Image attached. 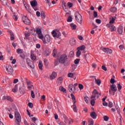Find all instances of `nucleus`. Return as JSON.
I'll return each mask as SVG.
<instances>
[{"mask_svg":"<svg viewBox=\"0 0 125 125\" xmlns=\"http://www.w3.org/2000/svg\"><path fill=\"white\" fill-rule=\"evenodd\" d=\"M59 63L64 64V66H68V56L66 54H62L58 57Z\"/></svg>","mask_w":125,"mask_h":125,"instance_id":"nucleus-1","label":"nucleus"},{"mask_svg":"<svg viewBox=\"0 0 125 125\" xmlns=\"http://www.w3.org/2000/svg\"><path fill=\"white\" fill-rule=\"evenodd\" d=\"M15 118L16 119V125H20L21 123V115L18 111L15 112Z\"/></svg>","mask_w":125,"mask_h":125,"instance_id":"nucleus-2","label":"nucleus"},{"mask_svg":"<svg viewBox=\"0 0 125 125\" xmlns=\"http://www.w3.org/2000/svg\"><path fill=\"white\" fill-rule=\"evenodd\" d=\"M40 40H42L43 42V43L44 44H46L50 43V42H51V38H50V36L48 35H46L42 39H40Z\"/></svg>","mask_w":125,"mask_h":125,"instance_id":"nucleus-3","label":"nucleus"},{"mask_svg":"<svg viewBox=\"0 0 125 125\" xmlns=\"http://www.w3.org/2000/svg\"><path fill=\"white\" fill-rule=\"evenodd\" d=\"M75 17L76 21H77L78 23L80 24H82L83 23V17L80 13L78 12H75Z\"/></svg>","mask_w":125,"mask_h":125,"instance_id":"nucleus-4","label":"nucleus"},{"mask_svg":"<svg viewBox=\"0 0 125 125\" xmlns=\"http://www.w3.org/2000/svg\"><path fill=\"white\" fill-rule=\"evenodd\" d=\"M101 95V93L98 92L96 89H94L92 92V95L91 97V99H95V98H99V96Z\"/></svg>","mask_w":125,"mask_h":125,"instance_id":"nucleus-5","label":"nucleus"},{"mask_svg":"<svg viewBox=\"0 0 125 125\" xmlns=\"http://www.w3.org/2000/svg\"><path fill=\"white\" fill-rule=\"evenodd\" d=\"M4 68L6 69V71L8 74L10 75L12 74L13 73V68L12 66L9 65L8 66H4Z\"/></svg>","mask_w":125,"mask_h":125,"instance_id":"nucleus-6","label":"nucleus"},{"mask_svg":"<svg viewBox=\"0 0 125 125\" xmlns=\"http://www.w3.org/2000/svg\"><path fill=\"white\" fill-rule=\"evenodd\" d=\"M68 90L71 93H74L76 91V86H74L73 84H69L68 85Z\"/></svg>","mask_w":125,"mask_h":125,"instance_id":"nucleus-7","label":"nucleus"},{"mask_svg":"<svg viewBox=\"0 0 125 125\" xmlns=\"http://www.w3.org/2000/svg\"><path fill=\"white\" fill-rule=\"evenodd\" d=\"M102 50L106 54H112L113 50L109 48H102Z\"/></svg>","mask_w":125,"mask_h":125,"instance_id":"nucleus-8","label":"nucleus"},{"mask_svg":"<svg viewBox=\"0 0 125 125\" xmlns=\"http://www.w3.org/2000/svg\"><path fill=\"white\" fill-rule=\"evenodd\" d=\"M26 63H27L28 66L30 67V68H32V69H34L35 68V65H34V62L31 61L30 59H26Z\"/></svg>","mask_w":125,"mask_h":125,"instance_id":"nucleus-9","label":"nucleus"},{"mask_svg":"<svg viewBox=\"0 0 125 125\" xmlns=\"http://www.w3.org/2000/svg\"><path fill=\"white\" fill-rule=\"evenodd\" d=\"M36 33L38 34V36L39 39H42L43 35L42 34V29L40 28H37L36 29Z\"/></svg>","mask_w":125,"mask_h":125,"instance_id":"nucleus-10","label":"nucleus"},{"mask_svg":"<svg viewBox=\"0 0 125 125\" xmlns=\"http://www.w3.org/2000/svg\"><path fill=\"white\" fill-rule=\"evenodd\" d=\"M22 21L24 24H26V25H30V24H31V21L28 19V18L26 16H23L22 17Z\"/></svg>","mask_w":125,"mask_h":125,"instance_id":"nucleus-11","label":"nucleus"},{"mask_svg":"<svg viewBox=\"0 0 125 125\" xmlns=\"http://www.w3.org/2000/svg\"><path fill=\"white\" fill-rule=\"evenodd\" d=\"M106 27H107V28H110L111 32H115V31L117 30V29L116 28V27L114 26L113 24H110L108 23L106 24Z\"/></svg>","mask_w":125,"mask_h":125,"instance_id":"nucleus-12","label":"nucleus"},{"mask_svg":"<svg viewBox=\"0 0 125 125\" xmlns=\"http://www.w3.org/2000/svg\"><path fill=\"white\" fill-rule=\"evenodd\" d=\"M2 100H8V101H10V102H13V100L12 98L9 96H4L2 97Z\"/></svg>","mask_w":125,"mask_h":125,"instance_id":"nucleus-13","label":"nucleus"},{"mask_svg":"<svg viewBox=\"0 0 125 125\" xmlns=\"http://www.w3.org/2000/svg\"><path fill=\"white\" fill-rule=\"evenodd\" d=\"M56 77H57V73L53 71L52 74L51 75V76H50V80H54V79H55Z\"/></svg>","mask_w":125,"mask_h":125,"instance_id":"nucleus-14","label":"nucleus"},{"mask_svg":"<svg viewBox=\"0 0 125 125\" xmlns=\"http://www.w3.org/2000/svg\"><path fill=\"white\" fill-rule=\"evenodd\" d=\"M30 4L32 7H36L38 5V2L37 0H34L30 2Z\"/></svg>","mask_w":125,"mask_h":125,"instance_id":"nucleus-15","label":"nucleus"},{"mask_svg":"<svg viewBox=\"0 0 125 125\" xmlns=\"http://www.w3.org/2000/svg\"><path fill=\"white\" fill-rule=\"evenodd\" d=\"M111 89L112 91H114V92H116L118 90V89L117 88V86L115 84H112L110 86Z\"/></svg>","mask_w":125,"mask_h":125,"instance_id":"nucleus-16","label":"nucleus"},{"mask_svg":"<svg viewBox=\"0 0 125 125\" xmlns=\"http://www.w3.org/2000/svg\"><path fill=\"white\" fill-rule=\"evenodd\" d=\"M25 7L26 9V10L29 12V13H32V9H31V7L30 6V5L26 4L25 5Z\"/></svg>","mask_w":125,"mask_h":125,"instance_id":"nucleus-17","label":"nucleus"},{"mask_svg":"<svg viewBox=\"0 0 125 125\" xmlns=\"http://www.w3.org/2000/svg\"><path fill=\"white\" fill-rule=\"evenodd\" d=\"M62 82H63V78H62V77H60L57 80V83L60 85V84L62 83Z\"/></svg>","mask_w":125,"mask_h":125,"instance_id":"nucleus-18","label":"nucleus"},{"mask_svg":"<svg viewBox=\"0 0 125 125\" xmlns=\"http://www.w3.org/2000/svg\"><path fill=\"white\" fill-rule=\"evenodd\" d=\"M90 116L92 119H96V117H97L96 113H95L94 111H93L90 113Z\"/></svg>","mask_w":125,"mask_h":125,"instance_id":"nucleus-19","label":"nucleus"},{"mask_svg":"<svg viewBox=\"0 0 125 125\" xmlns=\"http://www.w3.org/2000/svg\"><path fill=\"white\" fill-rule=\"evenodd\" d=\"M70 43L71 45H75L76 44V39L72 38L70 41Z\"/></svg>","mask_w":125,"mask_h":125,"instance_id":"nucleus-20","label":"nucleus"},{"mask_svg":"<svg viewBox=\"0 0 125 125\" xmlns=\"http://www.w3.org/2000/svg\"><path fill=\"white\" fill-rule=\"evenodd\" d=\"M116 21V17H113L110 21H109L110 24H114L115 23V21Z\"/></svg>","mask_w":125,"mask_h":125,"instance_id":"nucleus-21","label":"nucleus"},{"mask_svg":"<svg viewBox=\"0 0 125 125\" xmlns=\"http://www.w3.org/2000/svg\"><path fill=\"white\" fill-rule=\"evenodd\" d=\"M95 83H97L98 85H100L101 84V80L100 79H97L96 78H95Z\"/></svg>","mask_w":125,"mask_h":125,"instance_id":"nucleus-22","label":"nucleus"},{"mask_svg":"<svg viewBox=\"0 0 125 125\" xmlns=\"http://www.w3.org/2000/svg\"><path fill=\"white\" fill-rule=\"evenodd\" d=\"M77 50H79L80 51L81 50H84V49H85V46L83 45L81 46L77 47Z\"/></svg>","mask_w":125,"mask_h":125,"instance_id":"nucleus-23","label":"nucleus"},{"mask_svg":"<svg viewBox=\"0 0 125 125\" xmlns=\"http://www.w3.org/2000/svg\"><path fill=\"white\" fill-rule=\"evenodd\" d=\"M12 91H13V92H17V91H18V84L15 85L14 88L12 89Z\"/></svg>","mask_w":125,"mask_h":125,"instance_id":"nucleus-24","label":"nucleus"},{"mask_svg":"<svg viewBox=\"0 0 125 125\" xmlns=\"http://www.w3.org/2000/svg\"><path fill=\"white\" fill-rule=\"evenodd\" d=\"M71 97L73 101V104H76V97H75V95L73 94H70Z\"/></svg>","mask_w":125,"mask_h":125,"instance_id":"nucleus-25","label":"nucleus"},{"mask_svg":"<svg viewBox=\"0 0 125 125\" xmlns=\"http://www.w3.org/2000/svg\"><path fill=\"white\" fill-rule=\"evenodd\" d=\"M63 119H64V122L65 124H68L69 123V119H68V117L66 116V115L63 116Z\"/></svg>","mask_w":125,"mask_h":125,"instance_id":"nucleus-26","label":"nucleus"},{"mask_svg":"<svg viewBox=\"0 0 125 125\" xmlns=\"http://www.w3.org/2000/svg\"><path fill=\"white\" fill-rule=\"evenodd\" d=\"M110 11L112 12L113 13L116 12L117 11V7H113L110 9Z\"/></svg>","mask_w":125,"mask_h":125,"instance_id":"nucleus-27","label":"nucleus"},{"mask_svg":"<svg viewBox=\"0 0 125 125\" xmlns=\"http://www.w3.org/2000/svg\"><path fill=\"white\" fill-rule=\"evenodd\" d=\"M30 57L31 58V60H32L33 61L34 60H36V59H37V57H36V56L35 55V54L31 53L30 55Z\"/></svg>","mask_w":125,"mask_h":125,"instance_id":"nucleus-28","label":"nucleus"},{"mask_svg":"<svg viewBox=\"0 0 125 125\" xmlns=\"http://www.w3.org/2000/svg\"><path fill=\"white\" fill-rule=\"evenodd\" d=\"M70 26L72 30H76V29H77V25L74 24V23L70 24Z\"/></svg>","mask_w":125,"mask_h":125,"instance_id":"nucleus-29","label":"nucleus"},{"mask_svg":"<svg viewBox=\"0 0 125 125\" xmlns=\"http://www.w3.org/2000/svg\"><path fill=\"white\" fill-rule=\"evenodd\" d=\"M17 53L18 54H23V49L20 48L17 49Z\"/></svg>","mask_w":125,"mask_h":125,"instance_id":"nucleus-30","label":"nucleus"},{"mask_svg":"<svg viewBox=\"0 0 125 125\" xmlns=\"http://www.w3.org/2000/svg\"><path fill=\"white\" fill-rule=\"evenodd\" d=\"M42 61H40L39 62V69L40 70H42Z\"/></svg>","mask_w":125,"mask_h":125,"instance_id":"nucleus-31","label":"nucleus"},{"mask_svg":"<svg viewBox=\"0 0 125 125\" xmlns=\"http://www.w3.org/2000/svg\"><path fill=\"white\" fill-rule=\"evenodd\" d=\"M41 17L42 19H44L45 18V13L43 11L41 12Z\"/></svg>","mask_w":125,"mask_h":125,"instance_id":"nucleus-32","label":"nucleus"},{"mask_svg":"<svg viewBox=\"0 0 125 125\" xmlns=\"http://www.w3.org/2000/svg\"><path fill=\"white\" fill-rule=\"evenodd\" d=\"M9 33H10V40H11V41H13V40H14V39H15L14 34H13V33H12L11 31H10Z\"/></svg>","mask_w":125,"mask_h":125,"instance_id":"nucleus-33","label":"nucleus"},{"mask_svg":"<svg viewBox=\"0 0 125 125\" xmlns=\"http://www.w3.org/2000/svg\"><path fill=\"white\" fill-rule=\"evenodd\" d=\"M60 90L62 91V92H64V93L66 92V89L62 86L60 87Z\"/></svg>","mask_w":125,"mask_h":125,"instance_id":"nucleus-34","label":"nucleus"},{"mask_svg":"<svg viewBox=\"0 0 125 125\" xmlns=\"http://www.w3.org/2000/svg\"><path fill=\"white\" fill-rule=\"evenodd\" d=\"M118 32L119 34H123V32H124V29L123 28V27H120L118 28Z\"/></svg>","mask_w":125,"mask_h":125,"instance_id":"nucleus-35","label":"nucleus"},{"mask_svg":"<svg viewBox=\"0 0 125 125\" xmlns=\"http://www.w3.org/2000/svg\"><path fill=\"white\" fill-rule=\"evenodd\" d=\"M57 54V50L55 49L53 51L52 55L54 57H55V56H56Z\"/></svg>","mask_w":125,"mask_h":125,"instance_id":"nucleus-36","label":"nucleus"},{"mask_svg":"<svg viewBox=\"0 0 125 125\" xmlns=\"http://www.w3.org/2000/svg\"><path fill=\"white\" fill-rule=\"evenodd\" d=\"M78 51L76 52V56L77 57H80L81 56V55L82 54V52L81 51H79V50H77Z\"/></svg>","mask_w":125,"mask_h":125,"instance_id":"nucleus-37","label":"nucleus"},{"mask_svg":"<svg viewBox=\"0 0 125 125\" xmlns=\"http://www.w3.org/2000/svg\"><path fill=\"white\" fill-rule=\"evenodd\" d=\"M52 34L53 35V36L55 38L56 37H57V33L56 32V31H53L52 32Z\"/></svg>","mask_w":125,"mask_h":125,"instance_id":"nucleus-38","label":"nucleus"},{"mask_svg":"<svg viewBox=\"0 0 125 125\" xmlns=\"http://www.w3.org/2000/svg\"><path fill=\"white\" fill-rule=\"evenodd\" d=\"M75 54H74V52L73 51H71L69 52V57H74V56Z\"/></svg>","mask_w":125,"mask_h":125,"instance_id":"nucleus-39","label":"nucleus"},{"mask_svg":"<svg viewBox=\"0 0 125 125\" xmlns=\"http://www.w3.org/2000/svg\"><path fill=\"white\" fill-rule=\"evenodd\" d=\"M73 111L74 112H77V105H76V104H73Z\"/></svg>","mask_w":125,"mask_h":125,"instance_id":"nucleus-40","label":"nucleus"},{"mask_svg":"<svg viewBox=\"0 0 125 125\" xmlns=\"http://www.w3.org/2000/svg\"><path fill=\"white\" fill-rule=\"evenodd\" d=\"M67 77L68 78H73L74 77V73H69L67 74Z\"/></svg>","mask_w":125,"mask_h":125,"instance_id":"nucleus-41","label":"nucleus"},{"mask_svg":"<svg viewBox=\"0 0 125 125\" xmlns=\"http://www.w3.org/2000/svg\"><path fill=\"white\" fill-rule=\"evenodd\" d=\"M20 56L22 59H25V58H26V54H21V55H20Z\"/></svg>","mask_w":125,"mask_h":125,"instance_id":"nucleus-42","label":"nucleus"},{"mask_svg":"<svg viewBox=\"0 0 125 125\" xmlns=\"http://www.w3.org/2000/svg\"><path fill=\"white\" fill-rule=\"evenodd\" d=\"M104 120L105 122H108V121H109V117H108L107 116H106V115L104 116Z\"/></svg>","mask_w":125,"mask_h":125,"instance_id":"nucleus-43","label":"nucleus"},{"mask_svg":"<svg viewBox=\"0 0 125 125\" xmlns=\"http://www.w3.org/2000/svg\"><path fill=\"white\" fill-rule=\"evenodd\" d=\"M108 106L109 108H112V107L113 106V103L109 102Z\"/></svg>","mask_w":125,"mask_h":125,"instance_id":"nucleus-44","label":"nucleus"},{"mask_svg":"<svg viewBox=\"0 0 125 125\" xmlns=\"http://www.w3.org/2000/svg\"><path fill=\"white\" fill-rule=\"evenodd\" d=\"M28 105L29 108H33L34 107V104L32 103H29Z\"/></svg>","mask_w":125,"mask_h":125,"instance_id":"nucleus-45","label":"nucleus"},{"mask_svg":"<svg viewBox=\"0 0 125 125\" xmlns=\"http://www.w3.org/2000/svg\"><path fill=\"white\" fill-rule=\"evenodd\" d=\"M95 104V100H94V99L92 100L91 101V105H92V106H94Z\"/></svg>","mask_w":125,"mask_h":125,"instance_id":"nucleus-46","label":"nucleus"},{"mask_svg":"<svg viewBox=\"0 0 125 125\" xmlns=\"http://www.w3.org/2000/svg\"><path fill=\"white\" fill-rule=\"evenodd\" d=\"M25 81L27 84V85H29V84H31V82L29 80H28L27 78H25Z\"/></svg>","mask_w":125,"mask_h":125,"instance_id":"nucleus-47","label":"nucleus"},{"mask_svg":"<svg viewBox=\"0 0 125 125\" xmlns=\"http://www.w3.org/2000/svg\"><path fill=\"white\" fill-rule=\"evenodd\" d=\"M80 59H76L75 61H74V63L75 64H79V62H80Z\"/></svg>","mask_w":125,"mask_h":125,"instance_id":"nucleus-48","label":"nucleus"},{"mask_svg":"<svg viewBox=\"0 0 125 125\" xmlns=\"http://www.w3.org/2000/svg\"><path fill=\"white\" fill-rule=\"evenodd\" d=\"M58 124L60 125H66V123H64L63 122H58Z\"/></svg>","mask_w":125,"mask_h":125,"instance_id":"nucleus-49","label":"nucleus"},{"mask_svg":"<svg viewBox=\"0 0 125 125\" xmlns=\"http://www.w3.org/2000/svg\"><path fill=\"white\" fill-rule=\"evenodd\" d=\"M88 99H89L88 97H84V100L86 102V103H88Z\"/></svg>","mask_w":125,"mask_h":125,"instance_id":"nucleus-50","label":"nucleus"},{"mask_svg":"<svg viewBox=\"0 0 125 125\" xmlns=\"http://www.w3.org/2000/svg\"><path fill=\"white\" fill-rule=\"evenodd\" d=\"M94 123V122H93V120H90V121H89L88 125H93Z\"/></svg>","mask_w":125,"mask_h":125,"instance_id":"nucleus-51","label":"nucleus"},{"mask_svg":"<svg viewBox=\"0 0 125 125\" xmlns=\"http://www.w3.org/2000/svg\"><path fill=\"white\" fill-rule=\"evenodd\" d=\"M31 97L32 98H35V93L34 92V91H31Z\"/></svg>","mask_w":125,"mask_h":125,"instance_id":"nucleus-52","label":"nucleus"},{"mask_svg":"<svg viewBox=\"0 0 125 125\" xmlns=\"http://www.w3.org/2000/svg\"><path fill=\"white\" fill-rule=\"evenodd\" d=\"M117 87H118V89L119 91H120V90H121V89H122V86L121 85V84H118Z\"/></svg>","mask_w":125,"mask_h":125,"instance_id":"nucleus-53","label":"nucleus"},{"mask_svg":"<svg viewBox=\"0 0 125 125\" xmlns=\"http://www.w3.org/2000/svg\"><path fill=\"white\" fill-rule=\"evenodd\" d=\"M93 15H94V17L95 18H97V12L96 11H94V13H93Z\"/></svg>","mask_w":125,"mask_h":125,"instance_id":"nucleus-54","label":"nucleus"},{"mask_svg":"<svg viewBox=\"0 0 125 125\" xmlns=\"http://www.w3.org/2000/svg\"><path fill=\"white\" fill-rule=\"evenodd\" d=\"M67 5L69 6V8H71V7H72V6H73V3L68 2Z\"/></svg>","mask_w":125,"mask_h":125,"instance_id":"nucleus-55","label":"nucleus"},{"mask_svg":"<svg viewBox=\"0 0 125 125\" xmlns=\"http://www.w3.org/2000/svg\"><path fill=\"white\" fill-rule=\"evenodd\" d=\"M0 60H3V56H2V53L0 52Z\"/></svg>","mask_w":125,"mask_h":125,"instance_id":"nucleus-56","label":"nucleus"},{"mask_svg":"<svg viewBox=\"0 0 125 125\" xmlns=\"http://www.w3.org/2000/svg\"><path fill=\"white\" fill-rule=\"evenodd\" d=\"M79 87L80 89L82 90L83 88V85L82 84H79Z\"/></svg>","mask_w":125,"mask_h":125,"instance_id":"nucleus-57","label":"nucleus"},{"mask_svg":"<svg viewBox=\"0 0 125 125\" xmlns=\"http://www.w3.org/2000/svg\"><path fill=\"white\" fill-rule=\"evenodd\" d=\"M102 68L103 70H104V71H107V67H106V66L105 65H103L102 66Z\"/></svg>","mask_w":125,"mask_h":125,"instance_id":"nucleus-58","label":"nucleus"},{"mask_svg":"<svg viewBox=\"0 0 125 125\" xmlns=\"http://www.w3.org/2000/svg\"><path fill=\"white\" fill-rule=\"evenodd\" d=\"M67 22H72V17L70 16L68 18Z\"/></svg>","mask_w":125,"mask_h":125,"instance_id":"nucleus-59","label":"nucleus"},{"mask_svg":"<svg viewBox=\"0 0 125 125\" xmlns=\"http://www.w3.org/2000/svg\"><path fill=\"white\" fill-rule=\"evenodd\" d=\"M30 34L29 32H27V33H25V38H26V39H27V38H28V37H30Z\"/></svg>","mask_w":125,"mask_h":125,"instance_id":"nucleus-60","label":"nucleus"},{"mask_svg":"<svg viewBox=\"0 0 125 125\" xmlns=\"http://www.w3.org/2000/svg\"><path fill=\"white\" fill-rule=\"evenodd\" d=\"M2 2L4 5H7V1L6 0H3Z\"/></svg>","mask_w":125,"mask_h":125,"instance_id":"nucleus-61","label":"nucleus"},{"mask_svg":"<svg viewBox=\"0 0 125 125\" xmlns=\"http://www.w3.org/2000/svg\"><path fill=\"white\" fill-rule=\"evenodd\" d=\"M96 23H97L98 24H101V20H99V19H97L96 20Z\"/></svg>","mask_w":125,"mask_h":125,"instance_id":"nucleus-62","label":"nucleus"},{"mask_svg":"<svg viewBox=\"0 0 125 125\" xmlns=\"http://www.w3.org/2000/svg\"><path fill=\"white\" fill-rule=\"evenodd\" d=\"M73 121L72 119H69L68 121V124L69 125H72V124H73Z\"/></svg>","mask_w":125,"mask_h":125,"instance_id":"nucleus-63","label":"nucleus"},{"mask_svg":"<svg viewBox=\"0 0 125 125\" xmlns=\"http://www.w3.org/2000/svg\"><path fill=\"white\" fill-rule=\"evenodd\" d=\"M110 83H115V79H114L113 78H111L110 80Z\"/></svg>","mask_w":125,"mask_h":125,"instance_id":"nucleus-64","label":"nucleus"}]
</instances>
